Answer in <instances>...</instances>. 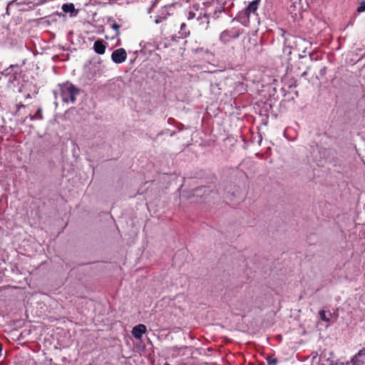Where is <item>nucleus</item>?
I'll return each mask as SVG.
<instances>
[{"label": "nucleus", "mask_w": 365, "mask_h": 365, "mask_svg": "<svg viewBox=\"0 0 365 365\" xmlns=\"http://www.w3.org/2000/svg\"><path fill=\"white\" fill-rule=\"evenodd\" d=\"M198 20H202V22L200 24H204L205 23L206 25H208L209 24V20H208V17L206 14H205L202 17H198L197 18ZM207 26H206L205 29H207Z\"/></svg>", "instance_id": "ddd939ff"}, {"label": "nucleus", "mask_w": 365, "mask_h": 365, "mask_svg": "<svg viewBox=\"0 0 365 365\" xmlns=\"http://www.w3.org/2000/svg\"><path fill=\"white\" fill-rule=\"evenodd\" d=\"M259 0L252 1V14L255 13V11L257 10V4H259Z\"/></svg>", "instance_id": "dca6fc26"}, {"label": "nucleus", "mask_w": 365, "mask_h": 365, "mask_svg": "<svg viewBox=\"0 0 365 365\" xmlns=\"http://www.w3.org/2000/svg\"><path fill=\"white\" fill-rule=\"evenodd\" d=\"M244 33L246 34L243 38V46L245 48L249 45L251 41L249 31L246 33L243 30L241 31L240 29L235 28L226 29L221 33L220 38L224 44H227L232 41L234 39L238 38L241 34Z\"/></svg>", "instance_id": "f257e3e1"}, {"label": "nucleus", "mask_w": 365, "mask_h": 365, "mask_svg": "<svg viewBox=\"0 0 365 365\" xmlns=\"http://www.w3.org/2000/svg\"><path fill=\"white\" fill-rule=\"evenodd\" d=\"M5 75L9 76V82L13 83L20 77L21 70L18 64L11 65L5 71Z\"/></svg>", "instance_id": "7ed1b4c3"}, {"label": "nucleus", "mask_w": 365, "mask_h": 365, "mask_svg": "<svg viewBox=\"0 0 365 365\" xmlns=\"http://www.w3.org/2000/svg\"><path fill=\"white\" fill-rule=\"evenodd\" d=\"M112 29L115 31V36H118L120 34V31H119L120 25L119 24H118L117 23H114L112 25Z\"/></svg>", "instance_id": "f8f14e48"}, {"label": "nucleus", "mask_w": 365, "mask_h": 365, "mask_svg": "<svg viewBox=\"0 0 365 365\" xmlns=\"http://www.w3.org/2000/svg\"><path fill=\"white\" fill-rule=\"evenodd\" d=\"M93 49L98 54H103L106 52V45L102 40H97L93 44Z\"/></svg>", "instance_id": "6e6552de"}, {"label": "nucleus", "mask_w": 365, "mask_h": 365, "mask_svg": "<svg viewBox=\"0 0 365 365\" xmlns=\"http://www.w3.org/2000/svg\"><path fill=\"white\" fill-rule=\"evenodd\" d=\"M29 118L31 120H34L36 119V116H34V115H30Z\"/></svg>", "instance_id": "aec40b11"}, {"label": "nucleus", "mask_w": 365, "mask_h": 365, "mask_svg": "<svg viewBox=\"0 0 365 365\" xmlns=\"http://www.w3.org/2000/svg\"><path fill=\"white\" fill-rule=\"evenodd\" d=\"M34 116H36V119L42 120L43 119L42 109L38 108V110L34 114Z\"/></svg>", "instance_id": "2eb2a0df"}, {"label": "nucleus", "mask_w": 365, "mask_h": 365, "mask_svg": "<svg viewBox=\"0 0 365 365\" xmlns=\"http://www.w3.org/2000/svg\"><path fill=\"white\" fill-rule=\"evenodd\" d=\"M60 95L64 103H74L76 96L80 93V90L71 83L66 82L59 85Z\"/></svg>", "instance_id": "f03ea898"}, {"label": "nucleus", "mask_w": 365, "mask_h": 365, "mask_svg": "<svg viewBox=\"0 0 365 365\" xmlns=\"http://www.w3.org/2000/svg\"><path fill=\"white\" fill-rule=\"evenodd\" d=\"M146 332V327L143 324H139L137 326H135L132 331V335L137 339H140L143 336V334Z\"/></svg>", "instance_id": "423d86ee"}, {"label": "nucleus", "mask_w": 365, "mask_h": 365, "mask_svg": "<svg viewBox=\"0 0 365 365\" xmlns=\"http://www.w3.org/2000/svg\"><path fill=\"white\" fill-rule=\"evenodd\" d=\"M195 17V14L193 13H189V16H188V19H193Z\"/></svg>", "instance_id": "f3484780"}, {"label": "nucleus", "mask_w": 365, "mask_h": 365, "mask_svg": "<svg viewBox=\"0 0 365 365\" xmlns=\"http://www.w3.org/2000/svg\"><path fill=\"white\" fill-rule=\"evenodd\" d=\"M351 363L352 365H364L365 363V348L361 349L356 355H355Z\"/></svg>", "instance_id": "0eeeda50"}, {"label": "nucleus", "mask_w": 365, "mask_h": 365, "mask_svg": "<svg viewBox=\"0 0 365 365\" xmlns=\"http://www.w3.org/2000/svg\"><path fill=\"white\" fill-rule=\"evenodd\" d=\"M165 365H169V364H165Z\"/></svg>", "instance_id": "5701e85b"}, {"label": "nucleus", "mask_w": 365, "mask_h": 365, "mask_svg": "<svg viewBox=\"0 0 365 365\" xmlns=\"http://www.w3.org/2000/svg\"><path fill=\"white\" fill-rule=\"evenodd\" d=\"M126 58L127 53L123 48L114 50L111 54V59L115 63H122Z\"/></svg>", "instance_id": "39448f33"}, {"label": "nucleus", "mask_w": 365, "mask_h": 365, "mask_svg": "<svg viewBox=\"0 0 365 365\" xmlns=\"http://www.w3.org/2000/svg\"><path fill=\"white\" fill-rule=\"evenodd\" d=\"M247 365H251V361H249Z\"/></svg>", "instance_id": "412c9836"}, {"label": "nucleus", "mask_w": 365, "mask_h": 365, "mask_svg": "<svg viewBox=\"0 0 365 365\" xmlns=\"http://www.w3.org/2000/svg\"><path fill=\"white\" fill-rule=\"evenodd\" d=\"M251 14V3L246 6L244 11L239 12L237 20L245 26H248L250 24V15Z\"/></svg>", "instance_id": "20e7f679"}, {"label": "nucleus", "mask_w": 365, "mask_h": 365, "mask_svg": "<svg viewBox=\"0 0 365 365\" xmlns=\"http://www.w3.org/2000/svg\"><path fill=\"white\" fill-rule=\"evenodd\" d=\"M358 13H361L365 11V1L361 2L359 6L356 9Z\"/></svg>", "instance_id": "4468645a"}, {"label": "nucleus", "mask_w": 365, "mask_h": 365, "mask_svg": "<svg viewBox=\"0 0 365 365\" xmlns=\"http://www.w3.org/2000/svg\"><path fill=\"white\" fill-rule=\"evenodd\" d=\"M319 315L322 321L329 322L330 321V318L327 317L326 315V312L324 310H320L319 312Z\"/></svg>", "instance_id": "9b49d317"}, {"label": "nucleus", "mask_w": 365, "mask_h": 365, "mask_svg": "<svg viewBox=\"0 0 365 365\" xmlns=\"http://www.w3.org/2000/svg\"><path fill=\"white\" fill-rule=\"evenodd\" d=\"M62 10L65 13H68V12L72 13L74 11L75 7H74L73 4H71H71H64L62 6Z\"/></svg>", "instance_id": "1a4fd4ad"}, {"label": "nucleus", "mask_w": 365, "mask_h": 365, "mask_svg": "<svg viewBox=\"0 0 365 365\" xmlns=\"http://www.w3.org/2000/svg\"><path fill=\"white\" fill-rule=\"evenodd\" d=\"M2 350H3V344L0 342V356H1Z\"/></svg>", "instance_id": "6ab92c4d"}, {"label": "nucleus", "mask_w": 365, "mask_h": 365, "mask_svg": "<svg viewBox=\"0 0 365 365\" xmlns=\"http://www.w3.org/2000/svg\"><path fill=\"white\" fill-rule=\"evenodd\" d=\"M180 34L183 37H187L190 35V31L187 28V25L182 23L180 26Z\"/></svg>", "instance_id": "9d476101"}, {"label": "nucleus", "mask_w": 365, "mask_h": 365, "mask_svg": "<svg viewBox=\"0 0 365 365\" xmlns=\"http://www.w3.org/2000/svg\"><path fill=\"white\" fill-rule=\"evenodd\" d=\"M268 363L269 364H276L277 363V360L276 359L268 360Z\"/></svg>", "instance_id": "a211bd4d"}, {"label": "nucleus", "mask_w": 365, "mask_h": 365, "mask_svg": "<svg viewBox=\"0 0 365 365\" xmlns=\"http://www.w3.org/2000/svg\"><path fill=\"white\" fill-rule=\"evenodd\" d=\"M259 365H264V364H259Z\"/></svg>", "instance_id": "4be33fe9"}]
</instances>
